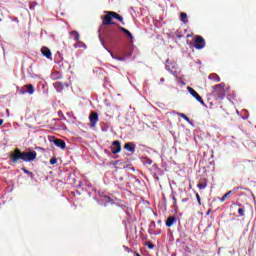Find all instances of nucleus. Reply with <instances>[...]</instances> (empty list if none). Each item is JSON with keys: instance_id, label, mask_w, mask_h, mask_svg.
I'll list each match as a JSON object with an SVG mask.
<instances>
[{"instance_id": "obj_28", "label": "nucleus", "mask_w": 256, "mask_h": 256, "mask_svg": "<svg viewBox=\"0 0 256 256\" xmlns=\"http://www.w3.org/2000/svg\"><path fill=\"white\" fill-rule=\"evenodd\" d=\"M196 199H197L199 205L201 206V197L199 196L198 193L196 194Z\"/></svg>"}, {"instance_id": "obj_32", "label": "nucleus", "mask_w": 256, "mask_h": 256, "mask_svg": "<svg viewBox=\"0 0 256 256\" xmlns=\"http://www.w3.org/2000/svg\"><path fill=\"white\" fill-rule=\"evenodd\" d=\"M211 213H212V210L209 209V210L206 212V216H209Z\"/></svg>"}, {"instance_id": "obj_6", "label": "nucleus", "mask_w": 256, "mask_h": 256, "mask_svg": "<svg viewBox=\"0 0 256 256\" xmlns=\"http://www.w3.org/2000/svg\"><path fill=\"white\" fill-rule=\"evenodd\" d=\"M22 95L28 94V95H33L35 92L34 86L33 84H26L24 86L21 87L20 90Z\"/></svg>"}, {"instance_id": "obj_24", "label": "nucleus", "mask_w": 256, "mask_h": 256, "mask_svg": "<svg viewBox=\"0 0 256 256\" xmlns=\"http://www.w3.org/2000/svg\"><path fill=\"white\" fill-rule=\"evenodd\" d=\"M22 171L28 175H30V177H33V172H30V170L26 169L25 167L22 168Z\"/></svg>"}, {"instance_id": "obj_11", "label": "nucleus", "mask_w": 256, "mask_h": 256, "mask_svg": "<svg viewBox=\"0 0 256 256\" xmlns=\"http://www.w3.org/2000/svg\"><path fill=\"white\" fill-rule=\"evenodd\" d=\"M208 186V180L207 178H202V180L199 181V183L197 184V187L202 190L205 189Z\"/></svg>"}, {"instance_id": "obj_33", "label": "nucleus", "mask_w": 256, "mask_h": 256, "mask_svg": "<svg viewBox=\"0 0 256 256\" xmlns=\"http://www.w3.org/2000/svg\"><path fill=\"white\" fill-rule=\"evenodd\" d=\"M173 201H174V206H176L177 205V200H176L175 196L173 197Z\"/></svg>"}, {"instance_id": "obj_14", "label": "nucleus", "mask_w": 256, "mask_h": 256, "mask_svg": "<svg viewBox=\"0 0 256 256\" xmlns=\"http://www.w3.org/2000/svg\"><path fill=\"white\" fill-rule=\"evenodd\" d=\"M118 30L126 34L129 37V39L133 40V34L129 30H127L124 27H121V25L118 26Z\"/></svg>"}, {"instance_id": "obj_25", "label": "nucleus", "mask_w": 256, "mask_h": 256, "mask_svg": "<svg viewBox=\"0 0 256 256\" xmlns=\"http://www.w3.org/2000/svg\"><path fill=\"white\" fill-rule=\"evenodd\" d=\"M146 246H147L148 249H150V250H153V249L155 248V245H154L153 243H151V242H147V243H146Z\"/></svg>"}, {"instance_id": "obj_8", "label": "nucleus", "mask_w": 256, "mask_h": 256, "mask_svg": "<svg viewBox=\"0 0 256 256\" xmlns=\"http://www.w3.org/2000/svg\"><path fill=\"white\" fill-rule=\"evenodd\" d=\"M112 153L117 154L121 152V142L116 140L112 142Z\"/></svg>"}, {"instance_id": "obj_3", "label": "nucleus", "mask_w": 256, "mask_h": 256, "mask_svg": "<svg viewBox=\"0 0 256 256\" xmlns=\"http://www.w3.org/2000/svg\"><path fill=\"white\" fill-rule=\"evenodd\" d=\"M225 87V83H220L213 86L212 96L216 99V101H219L226 97Z\"/></svg>"}, {"instance_id": "obj_29", "label": "nucleus", "mask_w": 256, "mask_h": 256, "mask_svg": "<svg viewBox=\"0 0 256 256\" xmlns=\"http://www.w3.org/2000/svg\"><path fill=\"white\" fill-rule=\"evenodd\" d=\"M124 249H125V251H127V253H133L134 252L133 250H131L127 246H124Z\"/></svg>"}, {"instance_id": "obj_35", "label": "nucleus", "mask_w": 256, "mask_h": 256, "mask_svg": "<svg viewBox=\"0 0 256 256\" xmlns=\"http://www.w3.org/2000/svg\"><path fill=\"white\" fill-rule=\"evenodd\" d=\"M133 253H134V256H141L138 252H136V251H133Z\"/></svg>"}, {"instance_id": "obj_36", "label": "nucleus", "mask_w": 256, "mask_h": 256, "mask_svg": "<svg viewBox=\"0 0 256 256\" xmlns=\"http://www.w3.org/2000/svg\"><path fill=\"white\" fill-rule=\"evenodd\" d=\"M3 123H4V120L0 119V126L3 125Z\"/></svg>"}, {"instance_id": "obj_12", "label": "nucleus", "mask_w": 256, "mask_h": 256, "mask_svg": "<svg viewBox=\"0 0 256 256\" xmlns=\"http://www.w3.org/2000/svg\"><path fill=\"white\" fill-rule=\"evenodd\" d=\"M208 79H209V80H212V81L215 82V83L221 82L220 76H218V74H216V73H211V74H209Z\"/></svg>"}, {"instance_id": "obj_15", "label": "nucleus", "mask_w": 256, "mask_h": 256, "mask_svg": "<svg viewBox=\"0 0 256 256\" xmlns=\"http://www.w3.org/2000/svg\"><path fill=\"white\" fill-rule=\"evenodd\" d=\"M70 39H73L74 41H76V43H77V41H79V39H80V35H79V32L78 31H70Z\"/></svg>"}, {"instance_id": "obj_16", "label": "nucleus", "mask_w": 256, "mask_h": 256, "mask_svg": "<svg viewBox=\"0 0 256 256\" xmlns=\"http://www.w3.org/2000/svg\"><path fill=\"white\" fill-rule=\"evenodd\" d=\"M124 149L131 152V153H134L135 152V146L133 145V143L131 142H127L125 143L124 145Z\"/></svg>"}, {"instance_id": "obj_1", "label": "nucleus", "mask_w": 256, "mask_h": 256, "mask_svg": "<svg viewBox=\"0 0 256 256\" xmlns=\"http://www.w3.org/2000/svg\"><path fill=\"white\" fill-rule=\"evenodd\" d=\"M38 153L32 152H21V149L16 148L12 154H10V160L12 163L16 164L18 161L22 160L24 163H31L37 159Z\"/></svg>"}, {"instance_id": "obj_39", "label": "nucleus", "mask_w": 256, "mask_h": 256, "mask_svg": "<svg viewBox=\"0 0 256 256\" xmlns=\"http://www.w3.org/2000/svg\"><path fill=\"white\" fill-rule=\"evenodd\" d=\"M1 21H3V20H1V18H0V22H1Z\"/></svg>"}, {"instance_id": "obj_10", "label": "nucleus", "mask_w": 256, "mask_h": 256, "mask_svg": "<svg viewBox=\"0 0 256 256\" xmlns=\"http://www.w3.org/2000/svg\"><path fill=\"white\" fill-rule=\"evenodd\" d=\"M41 54H42L43 56H45L46 59H51V57H52V52H51L50 49L47 48L46 46H43V47L41 48Z\"/></svg>"}, {"instance_id": "obj_17", "label": "nucleus", "mask_w": 256, "mask_h": 256, "mask_svg": "<svg viewBox=\"0 0 256 256\" xmlns=\"http://www.w3.org/2000/svg\"><path fill=\"white\" fill-rule=\"evenodd\" d=\"M74 48H82V49H86L87 48V45L80 41V39H78V41L73 45Z\"/></svg>"}, {"instance_id": "obj_23", "label": "nucleus", "mask_w": 256, "mask_h": 256, "mask_svg": "<svg viewBox=\"0 0 256 256\" xmlns=\"http://www.w3.org/2000/svg\"><path fill=\"white\" fill-rule=\"evenodd\" d=\"M178 116H180L181 118H183V119H184V121H186V122H188V123H190V122H191L190 118H189V117H187V115H186V114H184V113H178Z\"/></svg>"}, {"instance_id": "obj_13", "label": "nucleus", "mask_w": 256, "mask_h": 256, "mask_svg": "<svg viewBox=\"0 0 256 256\" xmlns=\"http://www.w3.org/2000/svg\"><path fill=\"white\" fill-rule=\"evenodd\" d=\"M175 222H176L175 216H169V217L166 219L165 225H166V227H172Z\"/></svg>"}, {"instance_id": "obj_9", "label": "nucleus", "mask_w": 256, "mask_h": 256, "mask_svg": "<svg viewBox=\"0 0 256 256\" xmlns=\"http://www.w3.org/2000/svg\"><path fill=\"white\" fill-rule=\"evenodd\" d=\"M53 143H54L55 146L59 147L62 150L66 149V146H67L66 142L62 139H54Z\"/></svg>"}, {"instance_id": "obj_27", "label": "nucleus", "mask_w": 256, "mask_h": 256, "mask_svg": "<svg viewBox=\"0 0 256 256\" xmlns=\"http://www.w3.org/2000/svg\"><path fill=\"white\" fill-rule=\"evenodd\" d=\"M50 164H51V165H56V164H57V159H56V158H52V159L50 160Z\"/></svg>"}, {"instance_id": "obj_38", "label": "nucleus", "mask_w": 256, "mask_h": 256, "mask_svg": "<svg viewBox=\"0 0 256 256\" xmlns=\"http://www.w3.org/2000/svg\"><path fill=\"white\" fill-rule=\"evenodd\" d=\"M161 81L164 82V79L162 78Z\"/></svg>"}, {"instance_id": "obj_20", "label": "nucleus", "mask_w": 256, "mask_h": 256, "mask_svg": "<svg viewBox=\"0 0 256 256\" xmlns=\"http://www.w3.org/2000/svg\"><path fill=\"white\" fill-rule=\"evenodd\" d=\"M231 194H233V191H232V190L226 192V193L224 194V196H222V197L220 198V202H225L227 199H229V197H230Z\"/></svg>"}, {"instance_id": "obj_2", "label": "nucleus", "mask_w": 256, "mask_h": 256, "mask_svg": "<svg viewBox=\"0 0 256 256\" xmlns=\"http://www.w3.org/2000/svg\"><path fill=\"white\" fill-rule=\"evenodd\" d=\"M104 13L106 15L101 16L103 26L115 25V22L113 21V19H116L119 22H121L122 25H125L124 18L121 15L117 14V12L104 11Z\"/></svg>"}, {"instance_id": "obj_5", "label": "nucleus", "mask_w": 256, "mask_h": 256, "mask_svg": "<svg viewBox=\"0 0 256 256\" xmlns=\"http://www.w3.org/2000/svg\"><path fill=\"white\" fill-rule=\"evenodd\" d=\"M187 90H188L189 94L192 95L196 99V101H198L202 105H205V102L203 101L202 97L196 90H194L193 87L188 86Z\"/></svg>"}, {"instance_id": "obj_18", "label": "nucleus", "mask_w": 256, "mask_h": 256, "mask_svg": "<svg viewBox=\"0 0 256 256\" xmlns=\"http://www.w3.org/2000/svg\"><path fill=\"white\" fill-rule=\"evenodd\" d=\"M165 68H166L168 71H170V73H171L172 75L177 76V72L171 70L170 60H169V59L166 60Z\"/></svg>"}, {"instance_id": "obj_30", "label": "nucleus", "mask_w": 256, "mask_h": 256, "mask_svg": "<svg viewBox=\"0 0 256 256\" xmlns=\"http://www.w3.org/2000/svg\"><path fill=\"white\" fill-rule=\"evenodd\" d=\"M116 60H118V61H125L126 60V58L125 57H116Z\"/></svg>"}, {"instance_id": "obj_37", "label": "nucleus", "mask_w": 256, "mask_h": 256, "mask_svg": "<svg viewBox=\"0 0 256 256\" xmlns=\"http://www.w3.org/2000/svg\"><path fill=\"white\" fill-rule=\"evenodd\" d=\"M30 8H33V4L30 5Z\"/></svg>"}, {"instance_id": "obj_26", "label": "nucleus", "mask_w": 256, "mask_h": 256, "mask_svg": "<svg viewBox=\"0 0 256 256\" xmlns=\"http://www.w3.org/2000/svg\"><path fill=\"white\" fill-rule=\"evenodd\" d=\"M238 214H239L240 216H245V209H244V208L238 209Z\"/></svg>"}, {"instance_id": "obj_34", "label": "nucleus", "mask_w": 256, "mask_h": 256, "mask_svg": "<svg viewBox=\"0 0 256 256\" xmlns=\"http://www.w3.org/2000/svg\"><path fill=\"white\" fill-rule=\"evenodd\" d=\"M112 59L116 60V57L113 52H111Z\"/></svg>"}, {"instance_id": "obj_19", "label": "nucleus", "mask_w": 256, "mask_h": 256, "mask_svg": "<svg viewBox=\"0 0 256 256\" xmlns=\"http://www.w3.org/2000/svg\"><path fill=\"white\" fill-rule=\"evenodd\" d=\"M53 85L58 92H62V90L64 89V84H62L61 82H56Z\"/></svg>"}, {"instance_id": "obj_7", "label": "nucleus", "mask_w": 256, "mask_h": 256, "mask_svg": "<svg viewBox=\"0 0 256 256\" xmlns=\"http://www.w3.org/2000/svg\"><path fill=\"white\" fill-rule=\"evenodd\" d=\"M90 127H95L99 122V115L97 112H91L89 115Z\"/></svg>"}, {"instance_id": "obj_22", "label": "nucleus", "mask_w": 256, "mask_h": 256, "mask_svg": "<svg viewBox=\"0 0 256 256\" xmlns=\"http://www.w3.org/2000/svg\"><path fill=\"white\" fill-rule=\"evenodd\" d=\"M180 20H181L182 22H184V23H187V22H188V18H187L186 12H181Z\"/></svg>"}, {"instance_id": "obj_31", "label": "nucleus", "mask_w": 256, "mask_h": 256, "mask_svg": "<svg viewBox=\"0 0 256 256\" xmlns=\"http://www.w3.org/2000/svg\"><path fill=\"white\" fill-rule=\"evenodd\" d=\"M188 200H189V198H187V197L182 198V203H186Z\"/></svg>"}, {"instance_id": "obj_21", "label": "nucleus", "mask_w": 256, "mask_h": 256, "mask_svg": "<svg viewBox=\"0 0 256 256\" xmlns=\"http://www.w3.org/2000/svg\"><path fill=\"white\" fill-rule=\"evenodd\" d=\"M61 78V73L60 72H53L51 75L52 80H59Z\"/></svg>"}, {"instance_id": "obj_4", "label": "nucleus", "mask_w": 256, "mask_h": 256, "mask_svg": "<svg viewBox=\"0 0 256 256\" xmlns=\"http://www.w3.org/2000/svg\"><path fill=\"white\" fill-rule=\"evenodd\" d=\"M205 46H206V42L204 37L197 35L194 40V48L201 50V49H204Z\"/></svg>"}]
</instances>
